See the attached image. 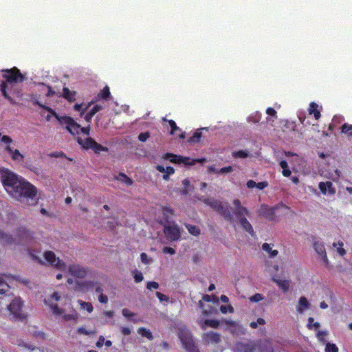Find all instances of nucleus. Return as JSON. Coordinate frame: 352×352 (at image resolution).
<instances>
[{
	"mask_svg": "<svg viewBox=\"0 0 352 352\" xmlns=\"http://www.w3.org/2000/svg\"><path fill=\"white\" fill-rule=\"evenodd\" d=\"M61 294L56 291L54 292L50 296L44 300L45 303L51 309L52 314L56 316H60L64 321L76 320L78 314L76 311L71 314H66L65 309L59 307L56 302L60 301Z\"/></svg>",
	"mask_w": 352,
	"mask_h": 352,
	"instance_id": "3",
	"label": "nucleus"
},
{
	"mask_svg": "<svg viewBox=\"0 0 352 352\" xmlns=\"http://www.w3.org/2000/svg\"><path fill=\"white\" fill-rule=\"evenodd\" d=\"M12 279V276L7 274H0V287L10 288L9 283Z\"/></svg>",
	"mask_w": 352,
	"mask_h": 352,
	"instance_id": "24",
	"label": "nucleus"
},
{
	"mask_svg": "<svg viewBox=\"0 0 352 352\" xmlns=\"http://www.w3.org/2000/svg\"><path fill=\"white\" fill-rule=\"evenodd\" d=\"M203 201L207 205L210 206L213 210L221 214L227 220H232L233 216L230 211L228 204L223 205L220 201L217 200H210L205 199Z\"/></svg>",
	"mask_w": 352,
	"mask_h": 352,
	"instance_id": "6",
	"label": "nucleus"
},
{
	"mask_svg": "<svg viewBox=\"0 0 352 352\" xmlns=\"http://www.w3.org/2000/svg\"><path fill=\"white\" fill-rule=\"evenodd\" d=\"M318 107V105L316 103L311 102L309 104V113L310 114L314 113V118L316 120H318L321 116L320 111H318V109H317Z\"/></svg>",
	"mask_w": 352,
	"mask_h": 352,
	"instance_id": "28",
	"label": "nucleus"
},
{
	"mask_svg": "<svg viewBox=\"0 0 352 352\" xmlns=\"http://www.w3.org/2000/svg\"><path fill=\"white\" fill-rule=\"evenodd\" d=\"M263 296L261 294H256L254 295H253L252 296H251L250 298V301L252 302H259L261 301V300H263Z\"/></svg>",
	"mask_w": 352,
	"mask_h": 352,
	"instance_id": "51",
	"label": "nucleus"
},
{
	"mask_svg": "<svg viewBox=\"0 0 352 352\" xmlns=\"http://www.w3.org/2000/svg\"><path fill=\"white\" fill-rule=\"evenodd\" d=\"M0 239H2L4 243L8 244H12L16 241V239H14L12 236L1 232H0Z\"/></svg>",
	"mask_w": 352,
	"mask_h": 352,
	"instance_id": "34",
	"label": "nucleus"
},
{
	"mask_svg": "<svg viewBox=\"0 0 352 352\" xmlns=\"http://www.w3.org/2000/svg\"><path fill=\"white\" fill-rule=\"evenodd\" d=\"M341 132L344 133L346 137L351 138L352 137V124H349L347 123L344 124L341 126Z\"/></svg>",
	"mask_w": 352,
	"mask_h": 352,
	"instance_id": "31",
	"label": "nucleus"
},
{
	"mask_svg": "<svg viewBox=\"0 0 352 352\" xmlns=\"http://www.w3.org/2000/svg\"><path fill=\"white\" fill-rule=\"evenodd\" d=\"M307 326L309 329H312L313 327L318 329L320 327V324L317 322H314V318L310 317L308 318V323Z\"/></svg>",
	"mask_w": 352,
	"mask_h": 352,
	"instance_id": "43",
	"label": "nucleus"
},
{
	"mask_svg": "<svg viewBox=\"0 0 352 352\" xmlns=\"http://www.w3.org/2000/svg\"><path fill=\"white\" fill-rule=\"evenodd\" d=\"M265 324V320L263 318H259L257 319L256 321H253V322H250V325L252 329H256L258 327V324L263 325Z\"/></svg>",
	"mask_w": 352,
	"mask_h": 352,
	"instance_id": "40",
	"label": "nucleus"
},
{
	"mask_svg": "<svg viewBox=\"0 0 352 352\" xmlns=\"http://www.w3.org/2000/svg\"><path fill=\"white\" fill-rule=\"evenodd\" d=\"M4 72L3 78L6 81L1 84V91L3 96L7 98L11 103L14 104V100L8 96L7 89H11L14 83L21 82L24 80V77L16 67L3 71Z\"/></svg>",
	"mask_w": 352,
	"mask_h": 352,
	"instance_id": "2",
	"label": "nucleus"
},
{
	"mask_svg": "<svg viewBox=\"0 0 352 352\" xmlns=\"http://www.w3.org/2000/svg\"><path fill=\"white\" fill-rule=\"evenodd\" d=\"M182 185L184 188L181 191L183 195H188L192 192V188L190 186V182L188 179H184L182 181Z\"/></svg>",
	"mask_w": 352,
	"mask_h": 352,
	"instance_id": "29",
	"label": "nucleus"
},
{
	"mask_svg": "<svg viewBox=\"0 0 352 352\" xmlns=\"http://www.w3.org/2000/svg\"><path fill=\"white\" fill-rule=\"evenodd\" d=\"M156 296L161 302L168 300L167 296L160 292H157Z\"/></svg>",
	"mask_w": 352,
	"mask_h": 352,
	"instance_id": "61",
	"label": "nucleus"
},
{
	"mask_svg": "<svg viewBox=\"0 0 352 352\" xmlns=\"http://www.w3.org/2000/svg\"><path fill=\"white\" fill-rule=\"evenodd\" d=\"M63 91V96L67 100H68L70 102L75 100V96L76 94V91H70L67 87H64Z\"/></svg>",
	"mask_w": 352,
	"mask_h": 352,
	"instance_id": "27",
	"label": "nucleus"
},
{
	"mask_svg": "<svg viewBox=\"0 0 352 352\" xmlns=\"http://www.w3.org/2000/svg\"><path fill=\"white\" fill-rule=\"evenodd\" d=\"M45 260L52 266L60 270H65L66 268L65 263L56 257L55 254L52 251H46L44 253Z\"/></svg>",
	"mask_w": 352,
	"mask_h": 352,
	"instance_id": "9",
	"label": "nucleus"
},
{
	"mask_svg": "<svg viewBox=\"0 0 352 352\" xmlns=\"http://www.w3.org/2000/svg\"><path fill=\"white\" fill-rule=\"evenodd\" d=\"M272 280L277 284L280 289L283 292H286L289 290L290 286V281L288 280L278 279L275 277L272 278Z\"/></svg>",
	"mask_w": 352,
	"mask_h": 352,
	"instance_id": "19",
	"label": "nucleus"
},
{
	"mask_svg": "<svg viewBox=\"0 0 352 352\" xmlns=\"http://www.w3.org/2000/svg\"><path fill=\"white\" fill-rule=\"evenodd\" d=\"M146 288L149 290H151L153 289H158L159 284L157 282L151 281L147 283Z\"/></svg>",
	"mask_w": 352,
	"mask_h": 352,
	"instance_id": "50",
	"label": "nucleus"
},
{
	"mask_svg": "<svg viewBox=\"0 0 352 352\" xmlns=\"http://www.w3.org/2000/svg\"><path fill=\"white\" fill-rule=\"evenodd\" d=\"M234 157L245 158L249 156V153L247 151H239L232 153Z\"/></svg>",
	"mask_w": 352,
	"mask_h": 352,
	"instance_id": "37",
	"label": "nucleus"
},
{
	"mask_svg": "<svg viewBox=\"0 0 352 352\" xmlns=\"http://www.w3.org/2000/svg\"><path fill=\"white\" fill-rule=\"evenodd\" d=\"M274 210L275 208H270L267 206H262L258 211V214L261 216L270 219L274 214Z\"/></svg>",
	"mask_w": 352,
	"mask_h": 352,
	"instance_id": "20",
	"label": "nucleus"
},
{
	"mask_svg": "<svg viewBox=\"0 0 352 352\" xmlns=\"http://www.w3.org/2000/svg\"><path fill=\"white\" fill-rule=\"evenodd\" d=\"M259 120H260V115H258V114H256V116L254 118H253L252 116H250L248 118V122H249L252 121L253 122L256 123Z\"/></svg>",
	"mask_w": 352,
	"mask_h": 352,
	"instance_id": "62",
	"label": "nucleus"
},
{
	"mask_svg": "<svg viewBox=\"0 0 352 352\" xmlns=\"http://www.w3.org/2000/svg\"><path fill=\"white\" fill-rule=\"evenodd\" d=\"M143 275L141 272H136L134 275V279L136 283H140L143 280Z\"/></svg>",
	"mask_w": 352,
	"mask_h": 352,
	"instance_id": "55",
	"label": "nucleus"
},
{
	"mask_svg": "<svg viewBox=\"0 0 352 352\" xmlns=\"http://www.w3.org/2000/svg\"><path fill=\"white\" fill-rule=\"evenodd\" d=\"M327 335V332L325 331H318L317 333H316V336L318 338V339L320 341V342H325V336Z\"/></svg>",
	"mask_w": 352,
	"mask_h": 352,
	"instance_id": "46",
	"label": "nucleus"
},
{
	"mask_svg": "<svg viewBox=\"0 0 352 352\" xmlns=\"http://www.w3.org/2000/svg\"><path fill=\"white\" fill-rule=\"evenodd\" d=\"M0 176L5 190L10 196L29 206L36 204L39 197L35 186L6 169L1 170Z\"/></svg>",
	"mask_w": 352,
	"mask_h": 352,
	"instance_id": "1",
	"label": "nucleus"
},
{
	"mask_svg": "<svg viewBox=\"0 0 352 352\" xmlns=\"http://www.w3.org/2000/svg\"><path fill=\"white\" fill-rule=\"evenodd\" d=\"M69 272L78 278H84L87 275V270L79 265H71L68 268Z\"/></svg>",
	"mask_w": 352,
	"mask_h": 352,
	"instance_id": "15",
	"label": "nucleus"
},
{
	"mask_svg": "<svg viewBox=\"0 0 352 352\" xmlns=\"http://www.w3.org/2000/svg\"><path fill=\"white\" fill-rule=\"evenodd\" d=\"M202 339L208 344H217L221 342V337L219 333L210 331L203 334Z\"/></svg>",
	"mask_w": 352,
	"mask_h": 352,
	"instance_id": "14",
	"label": "nucleus"
},
{
	"mask_svg": "<svg viewBox=\"0 0 352 352\" xmlns=\"http://www.w3.org/2000/svg\"><path fill=\"white\" fill-rule=\"evenodd\" d=\"M162 210L163 214L167 220H168V219H170L173 214V210L168 207H164L162 208Z\"/></svg>",
	"mask_w": 352,
	"mask_h": 352,
	"instance_id": "38",
	"label": "nucleus"
},
{
	"mask_svg": "<svg viewBox=\"0 0 352 352\" xmlns=\"http://www.w3.org/2000/svg\"><path fill=\"white\" fill-rule=\"evenodd\" d=\"M110 95V91H109V87L107 86L104 88V89L102 90L101 94H100V97L101 98H107Z\"/></svg>",
	"mask_w": 352,
	"mask_h": 352,
	"instance_id": "54",
	"label": "nucleus"
},
{
	"mask_svg": "<svg viewBox=\"0 0 352 352\" xmlns=\"http://www.w3.org/2000/svg\"><path fill=\"white\" fill-rule=\"evenodd\" d=\"M138 333L143 337L147 338L148 340H153V337L152 333L144 327H140L138 329Z\"/></svg>",
	"mask_w": 352,
	"mask_h": 352,
	"instance_id": "33",
	"label": "nucleus"
},
{
	"mask_svg": "<svg viewBox=\"0 0 352 352\" xmlns=\"http://www.w3.org/2000/svg\"><path fill=\"white\" fill-rule=\"evenodd\" d=\"M150 134L148 132L142 133L138 135V140L141 142H146Z\"/></svg>",
	"mask_w": 352,
	"mask_h": 352,
	"instance_id": "49",
	"label": "nucleus"
},
{
	"mask_svg": "<svg viewBox=\"0 0 352 352\" xmlns=\"http://www.w3.org/2000/svg\"><path fill=\"white\" fill-rule=\"evenodd\" d=\"M122 315L126 317V318H129L131 320H132L133 322H136V320H135L134 319L132 318V317L133 316H135V314L131 312L129 309H123L122 310Z\"/></svg>",
	"mask_w": 352,
	"mask_h": 352,
	"instance_id": "39",
	"label": "nucleus"
},
{
	"mask_svg": "<svg viewBox=\"0 0 352 352\" xmlns=\"http://www.w3.org/2000/svg\"><path fill=\"white\" fill-rule=\"evenodd\" d=\"M235 352H253V346L250 344L238 343Z\"/></svg>",
	"mask_w": 352,
	"mask_h": 352,
	"instance_id": "23",
	"label": "nucleus"
},
{
	"mask_svg": "<svg viewBox=\"0 0 352 352\" xmlns=\"http://www.w3.org/2000/svg\"><path fill=\"white\" fill-rule=\"evenodd\" d=\"M198 323L202 329H206L207 327L217 328L219 326V322L216 320H203L200 318L198 320Z\"/></svg>",
	"mask_w": 352,
	"mask_h": 352,
	"instance_id": "18",
	"label": "nucleus"
},
{
	"mask_svg": "<svg viewBox=\"0 0 352 352\" xmlns=\"http://www.w3.org/2000/svg\"><path fill=\"white\" fill-rule=\"evenodd\" d=\"M98 300L101 303H107L108 302V297L106 295L101 294L98 297Z\"/></svg>",
	"mask_w": 352,
	"mask_h": 352,
	"instance_id": "63",
	"label": "nucleus"
},
{
	"mask_svg": "<svg viewBox=\"0 0 352 352\" xmlns=\"http://www.w3.org/2000/svg\"><path fill=\"white\" fill-rule=\"evenodd\" d=\"M78 303L80 305L81 309L86 310L89 313L92 312L94 307H93L91 303L87 302H84L80 300H78Z\"/></svg>",
	"mask_w": 352,
	"mask_h": 352,
	"instance_id": "32",
	"label": "nucleus"
},
{
	"mask_svg": "<svg viewBox=\"0 0 352 352\" xmlns=\"http://www.w3.org/2000/svg\"><path fill=\"white\" fill-rule=\"evenodd\" d=\"M78 142L82 145V146L86 149L92 148L96 153H99L101 151H105V148L102 145L98 144L94 140L91 138H87L85 140L82 138H78Z\"/></svg>",
	"mask_w": 352,
	"mask_h": 352,
	"instance_id": "11",
	"label": "nucleus"
},
{
	"mask_svg": "<svg viewBox=\"0 0 352 352\" xmlns=\"http://www.w3.org/2000/svg\"><path fill=\"white\" fill-rule=\"evenodd\" d=\"M141 261L146 265L152 263L153 260L148 256L146 253H142L140 255Z\"/></svg>",
	"mask_w": 352,
	"mask_h": 352,
	"instance_id": "44",
	"label": "nucleus"
},
{
	"mask_svg": "<svg viewBox=\"0 0 352 352\" xmlns=\"http://www.w3.org/2000/svg\"><path fill=\"white\" fill-rule=\"evenodd\" d=\"M156 169L161 173H168V175H172L174 173L175 170L171 166H168L166 168H164L163 166L157 165L156 167Z\"/></svg>",
	"mask_w": 352,
	"mask_h": 352,
	"instance_id": "36",
	"label": "nucleus"
},
{
	"mask_svg": "<svg viewBox=\"0 0 352 352\" xmlns=\"http://www.w3.org/2000/svg\"><path fill=\"white\" fill-rule=\"evenodd\" d=\"M164 231L166 239L171 241H177L181 236L180 229L175 223L164 226Z\"/></svg>",
	"mask_w": 352,
	"mask_h": 352,
	"instance_id": "8",
	"label": "nucleus"
},
{
	"mask_svg": "<svg viewBox=\"0 0 352 352\" xmlns=\"http://www.w3.org/2000/svg\"><path fill=\"white\" fill-rule=\"evenodd\" d=\"M163 158L165 160H169L173 163H177V164H184L185 165H193L195 164V162H204L205 161L204 159L203 160H192L188 157H184L182 155H177L172 153H166L163 156Z\"/></svg>",
	"mask_w": 352,
	"mask_h": 352,
	"instance_id": "7",
	"label": "nucleus"
},
{
	"mask_svg": "<svg viewBox=\"0 0 352 352\" xmlns=\"http://www.w3.org/2000/svg\"><path fill=\"white\" fill-rule=\"evenodd\" d=\"M325 352H338V348L334 344L327 343L325 347Z\"/></svg>",
	"mask_w": 352,
	"mask_h": 352,
	"instance_id": "41",
	"label": "nucleus"
},
{
	"mask_svg": "<svg viewBox=\"0 0 352 352\" xmlns=\"http://www.w3.org/2000/svg\"><path fill=\"white\" fill-rule=\"evenodd\" d=\"M340 177V171L336 169L333 173H330L329 178L331 179L334 182H338Z\"/></svg>",
	"mask_w": 352,
	"mask_h": 352,
	"instance_id": "45",
	"label": "nucleus"
},
{
	"mask_svg": "<svg viewBox=\"0 0 352 352\" xmlns=\"http://www.w3.org/2000/svg\"><path fill=\"white\" fill-rule=\"evenodd\" d=\"M168 123H169L170 126L172 129L171 132H170L171 134H173L175 131L179 130V128L176 125V123L175 121L170 120H168Z\"/></svg>",
	"mask_w": 352,
	"mask_h": 352,
	"instance_id": "53",
	"label": "nucleus"
},
{
	"mask_svg": "<svg viewBox=\"0 0 352 352\" xmlns=\"http://www.w3.org/2000/svg\"><path fill=\"white\" fill-rule=\"evenodd\" d=\"M233 170L232 166L223 167L219 169V173L226 174L232 172Z\"/></svg>",
	"mask_w": 352,
	"mask_h": 352,
	"instance_id": "57",
	"label": "nucleus"
},
{
	"mask_svg": "<svg viewBox=\"0 0 352 352\" xmlns=\"http://www.w3.org/2000/svg\"><path fill=\"white\" fill-rule=\"evenodd\" d=\"M318 187L323 195H333L336 193V189L331 182H320Z\"/></svg>",
	"mask_w": 352,
	"mask_h": 352,
	"instance_id": "17",
	"label": "nucleus"
},
{
	"mask_svg": "<svg viewBox=\"0 0 352 352\" xmlns=\"http://www.w3.org/2000/svg\"><path fill=\"white\" fill-rule=\"evenodd\" d=\"M186 228H187L188 231L190 234H191L193 236H198L200 234V230L198 227L190 224H186Z\"/></svg>",
	"mask_w": 352,
	"mask_h": 352,
	"instance_id": "35",
	"label": "nucleus"
},
{
	"mask_svg": "<svg viewBox=\"0 0 352 352\" xmlns=\"http://www.w3.org/2000/svg\"><path fill=\"white\" fill-rule=\"evenodd\" d=\"M104 342V338L103 336H100L99 338H98V342H96V346L100 348V347H102V345H103V343Z\"/></svg>",
	"mask_w": 352,
	"mask_h": 352,
	"instance_id": "64",
	"label": "nucleus"
},
{
	"mask_svg": "<svg viewBox=\"0 0 352 352\" xmlns=\"http://www.w3.org/2000/svg\"><path fill=\"white\" fill-rule=\"evenodd\" d=\"M267 114L272 117H276V111L272 107H269L266 110Z\"/></svg>",
	"mask_w": 352,
	"mask_h": 352,
	"instance_id": "60",
	"label": "nucleus"
},
{
	"mask_svg": "<svg viewBox=\"0 0 352 352\" xmlns=\"http://www.w3.org/2000/svg\"><path fill=\"white\" fill-rule=\"evenodd\" d=\"M199 306L202 309V314L204 316H208L209 315L212 314L211 309L210 310H206L204 308V303L202 301H199Z\"/></svg>",
	"mask_w": 352,
	"mask_h": 352,
	"instance_id": "48",
	"label": "nucleus"
},
{
	"mask_svg": "<svg viewBox=\"0 0 352 352\" xmlns=\"http://www.w3.org/2000/svg\"><path fill=\"white\" fill-rule=\"evenodd\" d=\"M220 311L222 314H226L227 312L229 313H234V308L232 305H228V306L221 305L220 307Z\"/></svg>",
	"mask_w": 352,
	"mask_h": 352,
	"instance_id": "42",
	"label": "nucleus"
},
{
	"mask_svg": "<svg viewBox=\"0 0 352 352\" xmlns=\"http://www.w3.org/2000/svg\"><path fill=\"white\" fill-rule=\"evenodd\" d=\"M201 137V133L199 131H196L193 136L190 139L189 142H198Z\"/></svg>",
	"mask_w": 352,
	"mask_h": 352,
	"instance_id": "47",
	"label": "nucleus"
},
{
	"mask_svg": "<svg viewBox=\"0 0 352 352\" xmlns=\"http://www.w3.org/2000/svg\"><path fill=\"white\" fill-rule=\"evenodd\" d=\"M343 246L344 243L341 241L334 242L333 243V247L336 249L337 253L341 256H343L346 254V250Z\"/></svg>",
	"mask_w": 352,
	"mask_h": 352,
	"instance_id": "26",
	"label": "nucleus"
},
{
	"mask_svg": "<svg viewBox=\"0 0 352 352\" xmlns=\"http://www.w3.org/2000/svg\"><path fill=\"white\" fill-rule=\"evenodd\" d=\"M179 338L183 343L184 348L189 352H197L192 340L191 334L188 331H182L179 334Z\"/></svg>",
	"mask_w": 352,
	"mask_h": 352,
	"instance_id": "10",
	"label": "nucleus"
},
{
	"mask_svg": "<svg viewBox=\"0 0 352 352\" xmlns=\"http://www.w3.org/2000/svg\"><path fill=\"white\" fill-rule=\"evenodd\" d=\"M239 223L245 231L248 232L252 236L255 235V232L251 223L246 218L242 219L241 221H239Z\"/></svg>",
	"mask_w": 352,
	"mask_h": 352,
	"instance_id": "22",
	"label": "nucleus"
},
{
	"mask_svg": "<svg viewBox=\"0 0 352 352\" xmlns=\"http://www.w3.org/2000/svg\"><path fill=\"white\" fill-rule=\"evenodd\" d=\"M23 301L20 297H15L8 306L9 318L14 321H23L28 317V314L23 309Z\"/></svg>",
	"mask_w": 352,
	"mask_h": 352,
	"instance_id": "4",
	"label": "nucleus"
},
{
	"mask_svg": "<svg viewBox=\"0 0 352 352\" xmlns=\"http://www.w3.org/2000/svg\"><path fill=\"white\" fill-rule=\"evenodd\" d=\"M267 186H268V183L267 182H262L256 183V187L260 190H262V189H264Z\"/></svg>",
	"mask_w": 352,
	"mask_h": 352,
	"instance_id": "59",
	"label": "nucleus"
},
{
	"mask_svg": "<svg viewBox=\"0 0 352 352\" xmlns=\"http://www.w3.org/2000/svg\"><path fill=\"white\" fill-rule=\"evenodd\" d=\"M1 142L6 144V146H5V148H6L8 146H10V144L12 143V140L10 137H8L7 135H3L1 138Z\"/></svg>",
	"mask_w": 352,
	"mask_h": 352,
	"instance_id": "52",
	"label": "nucleus"
},
{
	"mask_svg": "<svg viewBox=\"0 0 352 352\" xmlns=\"http://www.w3.org/2000/svg\"><path fill=\"white\" fill-rule=\"evenodd\" d=\"M234 204V213L239 221L242 219H245L246 216H249L250 212V211L244 206L241 204V201L239 199H235L233 201Z\"/></svg>",
	"mask_w": 352,
	"mask_h": 352,
	"instance_id": "12",
	"label": "nucleus"
},
{
	"mask_svg": "<svg viewBox=\"0 0 352 352\" xmlns=\"http://www.w3.org/2000/svg\"><path fill=\"white\" fill-rule=\"evenodd\" d=\"M163 252L165 253V254H175V250L172 248H170V247H164L163 248Z\"/></svg>",
	"mask_w": 352,
	"mask_h": 352,
	"instance_id": "56",
	"label": "nucleus"
},
{
	"mask_svg": "<svg viewBox=\"0 0 352 352\" xmlns=\"http://www.w3.org/2000/svg\"><path fill=\"white\" fill-rule=\"evenodd\" d=\"M77 331L79 334L90 335L91 333L84 327H78Z\"/></svg>",
	"mask_w": 352,
	"mask_h": 352,
	"instance_id": "58",
	"label": "nucleus"
},
{
	"mask_svg": "<svg viewBox=\"0 0 352 352\" xmlns=\"http://www.w3.org/2000/svg\"><path fill=\"white\" fill-rule=\"evenodd\" d=\"M262 249L267 252L270 256L273 258V257H275L278 255V250H272V247H271V245L270 244H268L267 243H264L263 245H262Z\"/></svg>",
	"mask_w": 352,
	"mask_h": 352,
	"instance_id": "25",
	"label": "nucleus"
},
{
	"mask_svg": "<svg viewBox=\"0 0 352 352\" xmlns=\"http://www.w3.org/2000/svg\"><path fill=\"white\" fill-rule=\"evenodd\" d=\"M311 308L310 302L304 296H301L296 305V311L300 314H303L306 311Z\"/></svg>",
	"mask_w": 352,
	"mask_h": 352,
	"instance_id": "16",
	"label": "nucleus"
},
{
	"mask_svg": "<svg viewBox=\"0 0 352 352\" xmlns=\"http://www.w3.org/2000/svg\"><path fill=\"white\" fill-rule=\"evenodd\" d=\"M116 179L120 181L122 183L125 184L126 186H131L133 184V181L131 179L128 177L125 174L120 173L116 177Z\"/></svg>",
	"mask_w": 352,
	"mask_h": 352,
	"instance_id": "30",
	"label": "nucleus"
},
{
	"mask_svg": "<svg viewBox=\"0 0 352 352\" xmlns=\"http://www.w3.org/2000/svg\"><path fill=\"white\" fill-rule=\"evenodd\" d=\"M314 248L319 256L320 261L326 267H328L329 265V261L327 256L324 243L319 241H315L314 243Z\"/></svg>",
	"mask_w": 352,
	"mask_h": 352,
	"instance_id": "13",
	"label": "nucleus"
},
{
	"mask_svg": "<svg viewBox=\"0 0 352 352\" xmlns=\"http://www.w3.org/2000/svg\"><path fill=\"white\" fill-rule=\"evenodd\" d=\"M41 107L45 108L50 111L60 122V124L65 125L66 129L72 134L76 135L80 133V125L77 124L72 118L67 116H59L52 109L44 107L38 104Z\"/></svg>",
	"mask_w": 352,
	"mask_h": 352,
	"instance_id": "5",
	"label": "nucleus"
},
{
	"mask_svg": "<svg viewBox=\"0 0 352 352\" xmlns=\"http://www.w3.org/2000/svg\"><path fill=\"white\" fill-rule=\"evenodd\" d=\"M6 150L11 155L12 160L19 162L23 161V155L20 153L19 150H13L10 146H6Z\"/></svg>",
	"mask_w": 352,
	"mask_h": 352,
	"instance_id": "21",
	"label": "nucleus"
}]
</instances>
